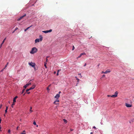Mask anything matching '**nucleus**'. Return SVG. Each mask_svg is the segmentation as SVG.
I'll return each instance as SVG.
<instances>
[{"label": "nucleus", "instance_id": "obj_57", "mask_svg": "<svg viewBox=\"0 0 134 134\" xmlns=\"http://www.w3.org/2000/svg\"><path fill=\"white\" fill-rule=\"evenodd\" d=\"M38 126L37 125V127H38Z\"/></svg>", "mask_w": 134, "mask_h": 134}, {"label": "nucleus", "instance_id": "obj_9", "mask_svg": "<svg viewBox=\"0 0 134 134\" xmlns=\"http://www.w3.org/2000/svg\"><path fill=\"white\" fill-rule=\"evenodd\" d=\"M35 84L32 87H30L29 88V90H31L34 89L35 87Z\"/></svg>", "mask_w": 134, "mask_h": 134}, {"label": "nucleus", "instance_id": "obj_54", "mask_svg": "<svg viewBox=\"0 0 134 134\" xmlns=\"http://www.w3.org/2000/svg\"><path fill=\"white\" fill-rule=\"evenodd\" d=\"M79 75H81V74H78Z\"/></svg>", "mask_w": 134, "mask_h": 134}, {"label": "nucleus", "instance_id": "obj_46", "mask_svg": "<svg viewBox=\"0 0 134 134\" xmlns=\"http://www.w3.org/2000/svg\"><path fill=\"white\" fill-rule=\"evenodd\" d=\"M86 63H85V65H84V66H86Z\"/></svg>", "mask_w": 134, "mask_h": 134}, {"label": "nucleus", "instance_id": "obj_27", "mask_svg": "<svg viewBox=\"0 0 134 134\" xmlns=\"http://www.w3.org/2000/svg\"><path fill=\"white\" fill-rule=\"evenodd\" d=\"M21 18L20 17L19 19H18V21H19L20 20H21Z\"/></svg>", "mask_w": 134, "mask_h": 134}, {"label": "nucleus", "instance_id": "obj_2", "mask_svg": "<svg viewBox=\"0 0 134 134\" xmlns=\"http://www.w3.org/2000/svg\"><path fill=\"white\" fill-rule=\"evenodd\" d=\"M40 38L39 39L38 38H37L35 40V43H36L38 42H39L40 41H42L43 39L42 36L40 35Z\"/></svg>", "mask_w": 134, "mask_h": 134}, {"label": "nucleus", "instance_id": "obj_55", "mask_svg": "<svg viewBox=\"0 0 134 134\" xmlns=\"http://www.w3.org/2000/svg\"><path fill=\"white\" fill-rule=\"evenodd\" d=\"M25 93H24V94H23V95L24 96L25 95Z\"/></svg>", "mask_w": 134, "mask_h": 134}, {"label": "nucleus", "instance_id": "obj_36", "mask_svg": "<svg viewBox=\"0 0 134 134\" xmlns=\"http://www.w3.org/2000/svg\"><path fill=\"white\" fill-rule=\"evenodd\" d=\"M58 75H59V72H58V71L57 72V75L58 76Z\"/></svg>", "mask_w": 134, "mask_h": 134}, {"label": "nucleus", "instance_id": "obj_56", "mask_svg": "<svg viewBox=\"0 0 134 134\" xmlns=\"http://www.w3.org/2000/svg\"><path fill=\"white\" fill-rule=\"evenodd\" d=\"M5 114H4V116H5Z\"/></svg>", "mask_w": 134, "mask_h": 134}, {"label": "nucleus", "instance_id": "obj_34", "mask_svg": "<svg viewBox=\"0 0 134 134\" xmlns=\"http://www.w3.org/2000/svg\"><path fill=\"white\" fill-rule=\"evenodd\" d=\"M10 130H8V133H10Z\"/></svg>", "mask_w": 134, "mask_h": 134}, {"label": "nucleus", "instance_id": "obj_13", "mask_svg": "<svg viewBox=\"0 0 134 134\" xmlns=\"http://www.w3.org/2000/svg\"><path fill=\"white\" fill-rule=\"evenodd\" d=\"M85 54L86 53H82L80 54V55L77 58H80L81 56L82 55Z\"/></svg>", "mask_w": 134, "mask_h": 134}, {"label": "nucleus", "instance_id": "obj_3", "mask_svg": "<svg viewBox=\"0 0 134 134\" xmlns=\"http://www.w3.org/2000/svg\"><path fill=\"white\" fill-rule=\"evenodd\" d=\"M118 94V92L117 91H116L115 92L114 94L112 96H111V95H107V96L108 97H112L115 98V97H117Z\"/></svg>", "mask_w": 134, "mask_h": 134}, {"label": "nucleus", "instance_id": "obj_19", "mask_svg": "<svg viewBox=\"0 0 134 134\" xmlns=\"http://www.w3.org/2000/svg\"><path fill=\"white\" fill-rule=\"evenodd\" d=\"M26 133H25V131L24 130L23 131V132L21 133V134H25Z\"/></svg>", "mask_w": 134, "mask_h": 134}, {"label": "nucleus", "instance_id": "obj_33", "mask_svg": "<svg viewBox=\"0 0 134 134\" xmlns=\"http://www.w3.org/2000/svg\"><path fill=\"white\" fill-rule=\"evenodd\" d=\"M105 75H103V76H102V77L103 78V77H105Z\"/></svg>", "mask_w": 134, "mask_h": 134}, {"label": "nucleus", "instance_id": "obj_43", "mask_svg": "<svg viewBox=\"0 0 134 134\" xmlns=\"http://www.w3.org/2000/svg\"><path fill=\"white\" fill-rule=\"evenodd\" d=\"M8 63H7V64L5 65V67H7V65H8Z\"/></svg>", "mask_w": 134, "mask_h": 134}, {"label": "nucleus", "instance_id": "obj_41", "mask_svg": "<svg viewBox=\"0 0 134 134\" xmlns=\"http://www.w3.org/2000/svg\"><path fill=\"white\" fill-rule=\"evenodd\" d=\"M5 68H4V69H2V70H1V72H2V71H3V69H4Z\"/></svg>", "mask_w": 134, "mask_h": 134}, {"label": "nucleus", "instance_id": "obj_21", "mask_svg": "<svg viewBox=\"0 0 134 134\" xmlns=\"http://www.w3.org/2000/svg\"><path fill=\"white\" fill-rule=\"evenodd\" d=\"M48 62V59L47 58H46V61L44 62V64L46 63V64H47V63Z\"/></svg>", "mask_w": 134, "mask_h": 134}, {"label": "nucleus", "instance_id": "obj_38", "mask_svg": "<svg viewBox=\"0 0 134 134\" xmlns=\"http://www.w3.org/2000/svg\"><path fill=\"white\" fill-rule=\"evenodd\" d=\"M2 106V105L1 104L0 105V108H1Z\"/></svg>", "mask_w": 134, "mask_h": 134}, {"label": "nucleus", "instance_id": "obj_5", "mask_svg": "<svg viewBox=\"0 0 134 134\" xmlns=\"http://www.w3.org/2000/svg\"><path fill=\"white\" fill-rule=\"evenodd\" d=\"M52 29H50L49 30H46V31H42V32L44 33H47L48 32H50L52 31Z\"/></svg>", "mask_w": 134, "mask_h": 134}, {"label": "nucleus", "instance_id": "obj_4", "mask_svg": "<svg viewBox=\"0 0 134 134\" xmlns=\"http://www.w3.org/2000/svg\"><path fill=\"white\" fill-rule=\"evenodd\" d=\"M29 64L32 66V67L34 68L35 69V63H32V62H31V63H29Z\"/></svg>", "mask_w": 134, "mask_h": 134}, {"label": "nucleus", "instance_id": "obj_8", "mask_svg": "<svg viewBox=\"0 0 134 134\" xmlns=\"http://www.w3.org/2000/svg\"><path fill=\"white\" fill-rule=\"evenodd\" d=\"M125 105L127 107H132V105L127 103H126Z\"/></svg>", "mask_w": 134, "mask_h": 134}, {"label": "nucleus", "instance_id": "obj_11", "mask_svg": "<svg viewBox=\"0 0 134 134\" xmlns=\"http://www.w3.org/2000/svg\"><path fill=\"white\" fill-rule=\"evenodd\" d=\"M111 71L109 69H108L105 71V74L109 73Z\"/></svg>", "mask_w": 134, "mask_h": 134}, {"label": "nucleus", "instance_id": "obj_48", "mask_svg": "<svg viewBox=\"0 0 134 134\" xmlns=\"http://www.w3.org/2000/svg\"><path fill=\"white\" fill-rule=\"evenodd\" d=\"M27 93H28V94H29L30 93V92H27Z\"/></svg>", "mask_w": 134, "mask_h": 134}, {"label": "nucleus", "instance_id": "obj_32", "mask_svg": "<svg viewBox=\"0 0 134 134\" xmlns=\"http://www.w3.org/2000/svg\"><path fill=\"white\" fill-rule=\"evenodd\" d=\"M47 90L48 91H49V88L48 87L47 88Z\"/></svg>", "mask_w": 134, "mask_h": 134}, {"label": "nucleus", "instance_id": "obj_17", "mask_svg": "<svg viewBox=\"0 0 134 134\" xmlns=\"http://www.w3.org/2000/svg\"><path fill=\"white\" fill-rule=\"evenodd\" d=\"M26 16V14H25L24 15H23L21 16L20 17V18H21V19H22L23 17L25 16Z\"/></svg>", "mask_w": 134, "mask_h": 134}, {"label": "nucleus", "instance_id": "obj_20", "mask_svg": "<svg viewBox=\"0 0 134 134\" xmlns=\"http://www.w3.org/2000/svg\"><path fill=\"white\" fill-rule=\"evenodd\" d=\"M15 102H13V103L12 105V107L13 108V106L15 105Z\"/></svg>", "mask_w": 134, "mask_h": 134}, {"label": "nucleus", "instance_id": "obj_45", "mask_svg": "<svg viewBox=\"0 0 134 134\" xmlns=\"http://www.w3.org/2000/svg\"><path fill=\"white\" fill-rule=\"evenodd\" d=\"M15 31V30L13 31V33H14Z\"/></svg>", "mask_w": 134, "mask_h": 134}, {"label": "nucleus", "instance_id": "obj_18", "mask_svg": "<svg viewBox=\"0 0 134 134\" xmlns=\"http://www.w3.org/2000/svg\"><path fill=\"white\" fill-rule=\"evenodd\" d=\"M32 109V107H31L30 108V113H31L32 112V110H31Z\"/></svg>", "mask_w": 134, "mask_h": 134}, {"label": "nucleus", "instance_id": "obj_6", "mask_svg": "<svg viewBox=\"0 0 134 134\" xmlns=\"http://www.w3.org/2000/svg\"><path fill=\"white\" fill-rule=\"evenodd\" d=\"M60 97V95L59 94H57L54 97V98L57 99H58V98Z\"/></svg>", "mask_w": 134, "mask_h": 134}, {"label": "nucleus", "instance_id": "obj_35", "mask_svg": "<svg viewBox=\"0 0 134 134\" xmlns=\"http://www.w3.org/2000/svg\"><path fill=\"white\" fill-rule=\"evenodd\" d=\"M102 74H105V72H104L103 71H102Z\"/></svg>", "mask_w": 134, "mask_h": 134}, {"label": "nucleus", "instance_id": "obj_39", "mask_svg": "<svg viewBox=\"0 0 134 134\" xmlns=\"http://www.w3.org/2000/svg\"><path fill=\"white\" fill-rule=\"evenodd\" d=\"M61 91H60L59 92V93L58 94H59V95H60V94L61 93Z\"/></svg>", "mask_w": 134, "mask_h": 134}, {"label": "nucleus", "instance_id": "obj_12", "mask_svg": "<svg viewBox=\"0 0 134 134\" xmlns=\"http://www.w3.org/2000/svg\"><path fill=\"white\" fill-rule=\"evenodd\" d=\"M59 100H58V99H57L54 102V103L55 104H58V103H56V102H59Z\"/></svg>", "mask_w": 134, "mask_h": 134}, {"label": "nucleus", "instance_id": "obj_47", "mask_svg": "<svg viewBox=\"0 0 134 134\" xmlns=\"http://www.w3.org/2000/svg\"><path fill=\"white\" fill-rule=\"evenodd\" d=\"M90 134H93V133L92 132H91L90 133Z\"/></svg>", "mask_w": 134, "mask_h": 134}, {"label": "nucleus", "instance_id": "obj_49", "mask_svg": "<svg viewBox=\"0 0 134 134\" xmlns=\"http://www.w3.org/2000/svg\"><path fill=\"white\" fill-rule=\"evenodd\" d=\"M18 127L17 128V129H16L17 130H18Z\"/></svg>", "mask_w": 134, "mask_h": 134}, {"label": "nucleus", "instance_id": "obj_7", "mask_svg": "<svg viewBox=\"0 0 134 134\" xmlns=\"http://www.w3.org/2000/svg\"><path fill=\"white\" fill-rule=\"evenodd\" d=\"M31 81H32V80H30L29 82L27 84H26V85H27V86L28 87V86H29V85H31Z\"/></svg>", "mask_w": 134, "mask_h": 134}, {"label": "nucleus", "instance_id": "obj_23", "mask_svg": "<svg viewBox=\"0 0 134 134\" xmlns=\"http://www.w3.org/2000/svg\"><path fill=\"white\" fill-rule=\"evenodd\" d=\"M25 89H23L22 90V93H23L25 91Z\"/></svg>", "mask_w": 134, "mask_h": 134}, {"label": "nucleus", "instance_id": "obj_25", "mask_svg": "<svg viewBox=\"0 0 134 134\" xmlns=\"http://www.w3.org/2000/svg\"><path fill=\"white\" fill-rule=\"evenodd\" d=\"M46 64H46V63H45V64H44V66L46 68H47V66L46 65Z\"/></svg>", "mask_w": 134, "mask_h": 134}, {"label": "nucleus", "instance_id": "obj_16", "mask_svg": "<svg viewBox=\"0 0 134 134\" xmlns=\"http://www.w3.org/2000/svg\"><path fill=\"white\" fill-rule=\"evenodd\" d=\"M75 77L76 78V79L77 80V83H78L79 82V79L76 76Z\"/></svg>", "mask_w": 134, "mask_h": 134}, {"label": "nucleus", "instance_id": "obj_14", "mask_svg": "<svg viewBox=\"0 0 134 134\" xmlns=\"http://www.w3.org/2000/svg\"><path fill=\"white\" fill-rule=\"evenodd\" d=\"M18 97L16 96L13 99V102H16V99L18 98Z\"/></svg>", "mask_w": 134, "mask_h": 134}, {"label": "nucleus", "instance_id": "obj_29", "mask_svg": "<svg viewBox=\"0 0 134 134\" xmlns=\"http://www.w3.org/2000/svg\"><path fill=\"white\" fill-rule=\"evenodd\" d=\"M75 47H74V46H72V50H73L74 49H75Z\"/></svg>", "mask_w": 134, "mask_h": 134}, {"label": "nucleus", "instance_id": "obj_26", "mask_svg": "<svg viewBox=\"0 0 134 134\" xmlns=\"http://www.w3.org/2000/svg\"><path fill=\"white\" fill-rule=\"evenodd\" d=\"M21 18L20 17L19 19H18V21H19L20 20H21Z\"/></svg>", "mask_w": 134, "mask_h": 134}, {"label": "nucleus", "instance_id": "obj_22", "mask_svg": "<svg viewBox=\"0 0 134 134\" xmlns=\"http://www.w3.org/2000/svg\"><path fill=\"white\" fill-rule=\"evenodd\" d=\"M63 120L64 122H65V123H66L67 122V120H66L65 119H64Z\"/></svg>", "mask_w": 134, "mask_h": 134}, {"label": "nucleus", "instance_id": "obj_31", "mask_svg": "<svg viewBox=\"0 0 134 134\" xmlns=\"http://www.w3.org/2000/svg\"><path fill=\"white\" fill-rule=\"evenodd\" d=\"M18 27H16L15 28V29L14 30H15V31H16V30H18Z\"/></svg>", "mask_w": 134, "mask_h": 134}, {"label": "nucleus", "instance_id": "obj_24", "mask_svg": "<svg viewBox=\"0 0 134 134\" xmlns=\"http://www.w3.org/2000/svg\"><path fill=\"white\" fill-rule=\"evenodd\" d=\"M27 85H25L24 86V87L25 88H25H26L27 87Z\"/></svg>", "mask_w": 134, "mask_h": 134}, {"label": "nucleus", "instance_id": "obj_40", "mask_svg": "<svg viewBox=\"0 0 134 134\" xmlns=\"http://www.w3.org/2000/svg\"><path fill=\"white\" fill-rule=\"evenodd\" d=\"M70 131H73V130L72 129H70Z\"/></svg>", "mask_w": 134, "mask_h": 134}, {"label": "nucleus", "instance_id": "obj_52", "mask_svg": "<svg viewBox=\"0 0 134 134\" xmlns=\"http://www.w3.org/2000/svg\"><path fill=\"white\" fill-rule=\"evenodd\" d=\"M48 57L47 56L46 57V58L47 59V58Z\"/></svg>", "mask_w": 134, "mask_h": 134}, {"label": "nucleus", "instance_id": "obj_10", "mask_svg": "<svg viewBox=\"0 0 134 134\" xmlns=\"http://www.w3.org/2000/svg\"><path fill=\"white\" fill-rule=\"evenodd\" d=\"M6 39V38H5L4 39V40H3V41L2 42V43L0 45V48H1L2 47V46L3 44L4 43V41H5V40Z\"/></svg>", "mask_w": 134, "mask_h": 134}, {"label": "nucleus", "instance_id": "obj_1", "mask_svg": "<svg viewBox=\"0 0 134 134\" xmlns=\"http://www.w3.org/2000/svg\"><path fill=\"white\" fill-rule=\"evenodd\" d=\"M37 49L35 47H34L32 48L31 51L30 52V53L31 54H34L37 52Z\"/></svg>", "mask_w": 134, "mask_h": 134}, {"label": "nucleus", "instance_id": "obj_53", "mask_svg": "<svg viewBox=\"0 0 134 134\" xmlns=\"http://www.w3.org/2000/svg\"><path fill=\"white\" fill-rule=\"evenodd\" d=\"M50 86H51V85H49V86H48V87H50Z\"/></svg>", "mask_w": 134, "mask_h": 134}, {"label": "nucleus", "instance_id": "obj_37", "mask_svg": "<svg viewBox=\"0 0 134 134\" xmlns=\"http://www.w3.org/2000/svg\"><path fill=\"white\" fill-rule=\"evenodd\" d=\"M7 109H6L5 111V113H6L7 112Z\"/></svg>", "mask_w": 134, "mask_h": 134}, {"label": "nucleus", "instance_id": "obj_30", "mask_svg": "<svg viewBox=\"0 0 134 134\" xmlns=\"http://www.w3.org/2000/svg\"><path fill=\"white\" fill-rule=\"evenodd\" d=\"M33 124H34V125H36V122L35 121H34V122Z\"/></svg>", "mask_w": 134, "mask_h": 134}, {"label": "nucleus", "instance_id": "obj_28", "mask_svg": "<svg viewBox=\"0 0 134 134\" xmlns=\"http://www.w3.org/2000/svg\"><path fill=\"white\" fill-rule=\"evenodd\" d=\"M29 90V89H27L26 90V92H28L29 90Z\"/></svg>", "mask_w": 134, "mask_h": 134}, {"label": "nucleus", "instance_id": "obj_51", "mask_svg": "<svg viewBox=\"0 0 134 134\" xmlns=\"http://www.w3.org/2000/svg\"><path fill=\"white\" fill-rule=\"evenodd\" d=\"M55 73H56V72L55 71L54 72V74H55Z\"/></svg>", "mask_w": 134, "mask_h": 134}, {"label": "nucleus", "instance_id": "obj_44", "mask_svg": "<svg viewBox=\"0 0 134 134\" xmlns=\"http://www.w3.org/2000/svg\"><path fill=\"white\" fill-rule=\"evenodd\" d=\"M8 107H7L6 109L8 110Z\"/></svg>", "mask_w": 134, "mask_h": 134}, {"label": "nucleus", "instance_id": "obj_42", "mask_svg": "<svg viewBox=\"0 0 134 134\" xmlns=\"http://www.w3.org/2000/svg\"><path fill=\"white\" fill-rule=\"evenodd\" d=\"M93 128H94V129H96V127L95 126H94L93 127Z\"/></svg>", "mask_w": 134, "mask_h": 134}, {"label": "nucleus", "instance_id": "obj_15", "mask_svg": "<svg viewBox=\"0 0 134 134\" xmlns=\"http://www.w3.org/2000/svg\"><path fill=\"white\" fill-rule=\"evenodd\" d=\"M32 26H30V27H29L27 28L26 29H25V30H24V31H26L27 30H28L30 27H31Z\"/></svg>", "mask_w": 134, "mask_h": 134}, {"label": "nucleus", "instance_id": "obj_50", "mask_svg": "<svg viewBox=\"0 0 134 134\" xmlns=\"http://www.w3.org/2000/svg\"><path fill=\"white\" fill-rule=\"evenodd\" d=\"M59 71H60V70H58V72H59Z\"/></svg>", "mask_w": 134, "mask_h": 134}]
</instances>
